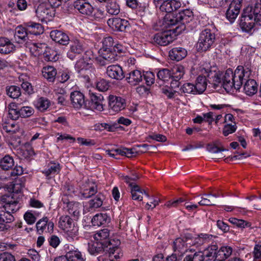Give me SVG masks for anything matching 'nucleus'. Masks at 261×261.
<instances>
[{
  "instance_id": "nucleus-4",
  "label": "nucleus",
  "mask_w": 261,
  "mask_h": 261,
  "mask_svg": "<svg viewBox=\"0 0 261 261\" xmlns=\"http://www.w3.org/2000/svg\"><path fill=\"white\" fill-rule=\"evenodd\" d=\"M215 35L210 29H206L200 34L197 47L201 51H206L214 42Z\"/></svg>"
},
{
  "instance_id": "nucleus-53",
  "label": "nucleus",
  "mask_w": 261,
  "mask_h": 261,
  "mask_svg": "<svg viewBox=\"0 0 261 261\" xmlns=\"http://www.w3.org/2000/svg\"><path fill=\"white\" fill-rule=\"evenodd\" d=\"M180 90L184 93L197 94L194 84L190 83L184 84L180 88Z\"/></svg>"
},
{
  "instance_id": "nucleus-50",
  "label": "nucleus",
  "mask_w": 261,
  "mask_h": 261,
  "mask_svg": "<svg viewBox=\"0 0 261 261\" xmlns=\"http://www.w3.org/2000/svg\"><path fill=\"white\" fill-rule=\"evenodd\" d=\"M110 231L108 228H104L97 231L94 236V238L97 241L106 240L109 239Z\"/></svg>"
},
{
  "instance_id": "nucleus-48",
  "label": "nucleus",
  "mask_w": 261,
  "mask_h": 261,
  "mask_svg": "<svg viewBox=\"0 0 261 261\" xmlns=\"http://www.w3.org/2000/svg\"><path fill=\"white\" fill-rule=\"evenodd\" d=\"M157 77L159 81L166 82L171 77V72L167 68L162 69L158 72Z\"/></svg>"
},
{
  "instance_id": "nucleus-25",
  "label": "nucleus",
  "mask_w": 261,
  "mask_h": 261,
  "mask_svg": "<svg viewBox=\"0 0 261 261\" xmlns=\"http://www.w3.org/2000/svg\"><path fill=\"white\" fill-rule=\"evenodd\" d=\"M187 55V50L182 47H174L169 53L170 59L177 61L181 60L186 57Z\"/></svg>"
},
{
  "instance_id": "nucleus-10",
  "label": "nucleus",
  "mask_w": 261,
  "mask_h": 261,
  "mask_svg": "<svg viewBox=\"0 0 261 261\" xmlns=\"http://www.w3.org/2000/svg\"><path fill=\"white\" fill-rule=\"evenodd\" d=\"M126 106L125 100L121 97L110 95L109 97V107L114 112H118L123 110Z\"/></svg>"
},
{
  "instance_id": "nucleus-64",
  "label": "nucleus",
  "mask_w": 261,
  "mask_h": 261,
  "mask_svg": "<svg viewBox=\"0 0 261 261\" xmlns=\"http://www.w3.org/2000/svg\"><path fill=\"white\" fill-rule=\"evenodd\" d=\"M48 243L51 247L56 248L60 244V240L57 236L53 235L48 239Z\"/></svg>"
},
{
  "instance_id": "nucleus-16",
  "label": "nucleus",
  "mask_w": 261,
  "mask_h": 261,
  "mask_svg": "<svg viewBox=\"0 0 261 261\" xmlns=\"http://www.w3.org/2000/svg\"><path fill=\"white\" fill-rule=\"evenodd\" d=\"M82 196L85 198H88L95 195L97 192V185L92 179H88L83 185Z\"/></svg>"
},
{
  "instance_id": "nucleus-44",
  "label": "nucleus",
  "mask_w": 261,
  "mask_h": 261,
  "mask_svg": "<svg viewBox=\"0 0 261 261\" xmlns=\"http://www.w3.org/2000/svg\"><path fill=\"white\" fill-rule=\"evenodd\" d=\"M80 204L76 202H69L67 203L66 209L69 214L78 216L80 213Z\"/></svg>"
},
{
  "instance_id": "nucleus-57",
  "label": "nucleus",
  "mask_w": 261,
  "mask_h": 261,
  "mask_svg": "<svg viewBox=\"0 0 261 261\" xmlns=\"http://www.w3.org/2000/svg\"><path fill=\"white\" fill-rule=\"evenodd\" d=\"M217 246L215 245H213L211 247H208L203 253H202V254L203 257L204 256H205L207 257H212L213 258H218V257H217Z\"/></svg>"
},
{
  "instance_id": "nucleus-56",
  "label": "nucleus",
  "mask_w": 261,
  "mask_h": 261,
  "mask_svg": "<svg viewBox=\"0 0 261 261\" xmlns=\"http://www.w3.org/2000/svg\"><path fill=\"white\" fill-rule=\"evenodd\" d=\"M114 42L112 37H107L102 40V47L100 50L113 49Z\"/></svg>"
},
{
  "instance_id": "nucleus-17",
  "label": "nucleus",
  "mask_w": 261,
  "mask_h": 261,
  "mask_svg": "<svg viewBox=\"0 0 261 261\" xmlns=\"http://www.w3.org/2000/svg\"><path fill=\"white\" fill-rule=\"evenodd\" d=\"M107 23L113 30L121 32L124 31L126 28L129 27V24L127 20L120 18L109 19Z\"/></svg>"
},
{
  "instance_id": "nucleus-8",
  "label": "nucleus",
  "mask_w": 261,
  "mask_h": 261,
  "mask_svg": "<svg viewBox=\"0 0 261 261\" xmlns=\"http://www.w3.org/2000/svg\"><path fill=\"white\" fill-rule=\"evenodd\" d=\"M90 97V102L87 103L86 109H90L92 110H96L101 111L103 108V97L99 93H94L90 92L89 93Z\"/></svg>"
},
{
  "instance_id": "nucleus-15",
  "label": "nucleus",
  "mask_w": 261,
  "mask_h": 261,
  "mask_svg": "<svg viewBox=\"0 0 261 261\" xmlns=\"http://www.w3.org/2000/svg\"><path fill=\"white\" fill-rule=\"evenodd\" d=\"M36 226L38 232L40 234L44 231L48 233L53 232L54 224L53 222L49 221L47 217H44L37 222Z\"/></svg>"
},
{
  "instance_id": "nucleus-28",
  "label": "nucleus",
  "mask_w": 261,
  "mask_h": 261,
  "mask_svg": "<svg viewBox=\"0 0 261 261\" xmlns=\"http://www.w3.org/2000/svg\"><path fill=\"white\" fill-rule=\"evenodd\" d=\"M247 79L245 80L246 82L244 85V91L247 95H253L257 91V85L255 80Z\"/></svg>"
},
{
  "instance_id": "nucleus-2",
  "label": "nucleus",
  "mask_w": 261,
  "mask_h": 261,
  "mask_svg": "<svg viewBox=\"0 0 261 261\" xmlns=\"http://www.w3.org/2000/svg\"><path fill=\"white\" fill-rule=\"evenodd\" d=\"M193 16L191 10L185 9L167 20V24L170 26L177 25L174 30L177 33H180L185 30L186 24L193 20Z\"/></svg>"
},
{
  "instance_id": "nucleus-23",
  "label": "nucleus",
  "mask_w": 261,
  "mask_h": 261,
  "mask_svg": "<svg viewBox=\"0 0 261 261\" xmlns=\"http://www.w3.org/2000/svg\"><path fill=\"white\" fill-rule=\"evenodd\" d=\"M213 239V236L206 233H201L197 237H193L191 234V246H196L197 247L201 246L205 243L210 242Z\"/></svg>"
},
{
  "instance_id": "nucleus-61",
  "label": "nucleus",
  "mask_w": 261,
  "mask_h": 261,
  "mask_svg": "<svg viewBox=\"0 0 261 261\" xmlns=\"http://www.w3.org/2000/svg\"><path fill=\"white\" fill-rule=\"evenodd\" d=\"M240 25L243 31L249 33L253 29L255 24L253 22L249 23L240 21Z\"/></svg>"
},
{
  "instance_id": "nucleus-55",
  "label": "nucleus",
  "mask_w": 261,
  "mask_h": 261,
  "mask_svg": "<svg viewBox=\"0 0 261 261\" xmlns=\"http://www.w3.org/2000/svg\"><path fill=\"white\" fill-rule=\"evenodd\" d=\"M203 256L202 252H195L187 255L183 261H203Z\"/></svg>"
},
{
  "instance_id": "nucleus-7",
  "label": "nucleus",
  "mask_w": 261,
  "mask_h": 261,
  "mask_svg": "<svg viewBox=\"0 0 261 261\" xmlns=\"http://www.w3.org/2000/svg\"><path fill=\"white\" fill-rule=\"evenodd\" d=\"M74 9L85 16H91L94 11L93 6L86 0H76L73 3Z\"/></svg>"
},
{
  "instance_id": "nucleus-19",
  "label": "nucleus",
  "mask_w": 261,
  "mask_h": 261,
  "mask_svg": "<svg viewBox=\"0 0 261 261\" xmlns=\"http://www.w3.org/2000/svg\"><path fill=\"white\" fill-rule=\"evenodd\" d=\"M143 73L139 70L131 71L126 75L127 82L132 86H135L142 81Z\"/></svg>"
},
{
  "instance_id": "nucleus-29",
  "label": "nucleus",
  "mask_w": 261,
  "mask_h": 261,
  "mask_svg": "<svg viewBox=\"0 0 261 261\" xmlns=\"http://www.w3.org/2000/svg\"><path fill=\"white\" fill-rule=\"evenodd\" d=\"M103 199L104 196L102 194H98L88 202V211L90 212L100 207L102 205Z\"/></svg>"
},
{
  "instance_id": "nucleus-38",
  "label": "nucleus",
  "mask_w": 261,
  "mask_h": 261,
  "mask_svg": "<svg viewBox=\"0 0 261 261\" xmlns=\"http://www.w3.org/2000/svg\"><path fill=\"white\" fill-rule=\"evenodd\" d=\"M103 244L99 242H91L88 244V251L92 255H96L103 250Z\"/></svg>"
},
{
  "instance_id": "nucleus-18",
  "label": "nucleus",
  "mask_w": 261,
  "mask_h": 261,
  "mask_svg": "<svg viewBox=\"0 0 261 261\" xmlns=\"http://www.w3.org/2000/svg\"><path fill=\"white\" fill-rule=\"evenodd\" d=\"M50 37L55 42L63 45H67L69 42L68 36L60 30H53L50 33Z\"/></svg>"
},
{
  "instance_id": "nucleus-54",
  "label": "nucleus",
  "mask_w": 261,
  "mask_h": 261,
  "mask_svg": "<svg viewBox=\"0 0 261 261\" xmlns=\"http://www.w3.org/2000/svg\"><path fill=\"white\" fill-rule=\"evenodd\" d=\"M203 256L202 252H195L187 255L183 261H203Z\"/></svg>"
},
{
  "instance_id": "nucleus-1",
  "label": "nucleus",
  "mask_w": 261,
  "mask_h": 261,
  "mask_svg": "<svg viewBox=\"0 0 261 261\" xmlns=\"http://www.w3.org/2000/svg\"><path fill=\"white\" fill-rule=\"evenodd\" d=\"M250 74V70L242 66H238L234 72L232 69H228L224 74L222 73V86L227 91L233 88L239 90L242 85L243 80L249 78Z\"/></svg>"
},
{
  "instance_id": "nucleus-26",
  "label": "nucleus",
  "mask_w": 261,
  "mask_h": 261,
  "mask_svg": "<svg viewBox=\"0 0 261 261\" xmlns=\"http://www.w3.org/2000/svg\"><path fill=\"white\" fill-rule=\"evenodd\" d=\"M28 33L27 27L23 28L22 26H18L15 29L14 35L15 41L19 43L25 41L28 39Z\"/></svg>"
},
{
  "instance_id": "nucleus-58",
  "label": "nucleus",
  "mask_w": 261,
  "mask_h": 261,
  "mask_svg": "<svg viewBox=\"0 0 261 261\" xmlns=\"http://www.w3.org/2000/svg\"><path fill=\"white\" fill-rule=\"evenodd\" d=\"M233 124H227L224 126L223 128V134L225 136H227L229 134H232L237 129V126L235 122Z\"/></svg>"
},
{
  "instance_id": "nucleus-36",
  "label": "nucleus",
  "mask_w": 261,
  "mask_h": 261,
  "mask_svg": "<svg viewBox=\"0 0 261 261\" xmlns=\"http://www.w3.org/2000/svg\"><path fill=\"white\" fill-rule=\"evenodd\" d=\"M66 255L69 261H85L84 256L77 249L70 250L67 252Z\"/></svg>"
},
{
  "instance_id": "nucleus-62",
  "label": "nucleus",
  "mask_w": 261,
  "mask_h": 261,
  "mask_svg": "<svg viewBox=\"0 0 261 261\" xmlns=\"http://www.w3.org/2000/svg\"><path fill=\"white\" fill-rule=\"evenodd\" d=\"M143 77H144L146 84L148 86H150L154 83L155 75L151 72H146L145 73H143Z\"/></svg>"
},
{
  "instance_id": "nucleus-41",
  "label": "nucleus",
  "mask_w": 261,
  "mask_h": 261,
  "mask_svg": "<svg viewBox=\"0 0 261 261\" xmlns=\"http://www.w3.org/2000/svg\"><path fill=\"white\" fill-rule=\"evenodd\" d=\"M171 77L176 80H179L181 79L185 74L184 67L181 65L174 66L171 71Z\"/></svg>"
},
{
  "instance_id": "nucleus-3",
  "label": "nucleus",
  "mask_w": 261,
  "mask_h": 261,
  "mask_svg": "<svg viewBox=\"0 0 261 261\" xmlns=\"http://www.w3.org/2000/svg\"><path fill=\"white\" fill-rule=\"evenodd\" d=\"M191 234L188 233L185 236L176 239L172 243V249L175 254L179 256H182L188 248L191 246Z\"/></svg>"
},
{
  "instance_id": "nucleus-31",
  "label": "nucleus",
  "mask_w": 261,
  "mask_h": 261,
  "mask_svg": "<svg viewBox=\"0 0 261 261\" xmlns=\"http://www.w3.org/2000/svg\"><path fill=\"white\" fill-rule=\"evenodd\" d=\"M74 226H75V223L69 216H62L60 217L59 226L64 231L69 229Z\"/></svg>"
},
{
  "instance_id": "nucleus-37",
  "label": "nucleus",
  "mask_w": 261,
  "mask_h": 261,
  "mask_svg": "<svg viewBox=\"0 0 261 261\" xmlns=\"http://www.w3.org/2000/svg\"><path fill=\"white\" fill-rule=\"evenodd\" d=\"M14 166V159L9 155H5L0 160V167L4 170H8Z\"/></svg>"
},
{
  "instance_id": "nucleus-39",
  "label": "nucleus",
  "mask_w": 261,
  "mask_h": 261,
  "mask_svg": "<svg viewBox=\"0 0 261 261\" xmlns=\"http://www.w3.org/2000/svg\"><path fill=\"white\" fill-rule=\"evenodd\" d=\"M232 249L229 246H223L217 251V257L219 259L224 260L229 257L232 254Z\"/></svg>"
},
{
  "instance_id": "nucleus-12",
  "label": "nucleus",
  "mask_w": 261,
  "mask_h": 261,
  "mask_svg": "<svg viewBox=\"0 0 261 261\" xmlns=\"http://www.w3.org/2000/svg\"><path fill=\"white\" fill-rule=\"evenodd\" d=\"M70 99L73 107L77 109L87 108V102L85 100L84 95L80 91H75L71 93Z\"/></svg>"
},
{
  "instance_id": "nucleus-6",
  "label": "nucleus",
  "mask_w": 261,
  "mask_h": 261,
  "mask_svg": "<svg viewBox=\"0 0 261 261\" xmlns=\"http://www.w3.org/2000/svg\"><path fill=\"white\" fill-rule=\"evenodd\" d=\"M173 33L168 30L156 34L153 38V42L161 46H166L174 40Z\"/></svg>"
},
{
  "instance_id": "nucleus-13",
  "label": "nucleus",
  "mask_w": 261,
  "mask_h": 261,
  "mask_svg": "<svg viewBox=\"0 0 261 261\" xmlns=\"http://www.w3.org/2000/svg\"><path fill=\"white\" fill-rule=\"evenodd\" d=\"M53 8L47 7L45 4L39 5L36 10L37 17L41 21L49 20L54 14Z\"/></svg>"
},
{
  "instance_id": "nucleus-34",
  "label": "nucleus",
  "mask_w": 261,
  "mask_h": 261,
  "mask_svg": "<svg viewBox=\"0 0 261 261\" xmlns=\"http://www.w3.org/2000/svg\"><path fill=\"white\" fill-rule=\"evenodd\" d=\"M42 75L44 78L47 79L49 82H54L57 75V70L51 66H46L43 68Z\"/></svg>"
},
{
  "instance_id": "nucleus-20",
  "label": "nucleus",
  "mask_w": 261,
  "mask_h": 261,
  "mask_svg": "<svg viewBox=\"0 0 261 261\" xmlns=\"http://www.w3.org/2000/svg\"><path fill=\"white\" fill-rule=\"evenodd\" d=\"M13 220L14 217L10 212L0 211V231L8 230L10 228L8 223Z\"/></svg>"
},
{
  "instance_id": "nucleus-27",
  "label": "nucleus",
  "mask_w": 261,
  "mask_h": 261,
  "mask_svg": "<svg viewBox=\"0 0 261 261\" xmlns=\"http://www.w3.org/2000/svg\"><path fill=\"white\" fill-rule=\"evenodd\" d=\"M110 222V218L106 213L95 215L92 219L91 222L94 226L106 225Z\"/></svg>"
},
{
  "instance_id": "nucleus-45",
  "label": "nucleus",
  "mask_w": 261,
  "mask_h": 261,
  "mask_svg": "<svg viewBox=\"0 0 261 261\" xmlns=\"http://www.w3.org/2000/svg\"><path fill=\"white\" fill-rule=\"evenodd\" d=\"M49 100L45 97H41L35 102V107L40 111L46 110L50 106Z\"/></svg>"
},
{
  "instance_id": "nucleus-30",
  "label": "nucleus",
  "mask_w": 261,
  "mask_h": 261,
  "mask_svg": "<svg viewBox=\"0 0 261 261\" xmlns=\"http://www.w3.org/2000/svg\"><path fill=\"white\" fill-rule=\"evenodd\" d=\"M207 81L206 75H199L197 77L194 84L197 94H201L206 90Z\"/></svg>"
},
{
  "instance_id": "nucleus-52",
  "label": "nucleus",
  "mask_w": 261,
  "mask_h": 261,
  "mask_svg": "<svg viewBox=\"0 0 261 261\" xmlns=\"http://www.w3.org/2000/svg\"><path fill=\"white\" fill-rule=\"evenodd\" d=\"M107 11L111 15H117L120 12L119 6L116 2H111L107 6Z\"/></svg>"
},
{
  "instance_id": "nucleus-35",
  "label": "nucleus",
  "mask_w": 261,
  "mask_h": 261,
  "mask_svg": "<svg viewBox=\"0 0 261 261\" xmlns=\"http://www.w3.org/2000/svg\"><path fill=\"white\" fill-rule=\"evenodd\" d=\"M260 9V5L258 3H256L254 5L248 6L245 8L243 13L254 18L258 13H259Z\"/></svg>"
},
{
  "instance_id": "nucleus-22",
  "label": "nucleus",
  "mask_w": 261,
  "mask_h": 261,
  "mask_svg": "<svg viewBox=\"0 0 261 261\" xmlns=\"http://www.w3.org/2000/svg\"><path fill=\"white\" fill-rule=\"evenodd\" d=\"M205 72L206 73L207 81L210 83L213 84L215 87L222 86V73L211 70L208 72L205 70Z\"/></svg>"
},
{
  "instance_id": "nucleus-11",
  "label": "nucleus",
  "mask_w": 261,
  "mask_h": 261,
  "mask_svg": "<svg viewBox=\"0 0 261 261\" xmlns=\"http://www.w3.org/2000/svg\"><path fill=\"white\" fill-rule=\"evenodd\" d=\"M85 48L82 41L75 39L71 41L67 57L71 60L75 59L76 56L85 51Z\"/></svg>"
},
{
  "instance_id": "nucleus-46",
  "label": "nucleus",
  "mask_w": 261,
  "mask_h": 261,
  "mask_svg": "<svg viewBox=\"0 0 261 261\" xmlns=\"http://www.w3.org/2000/svg\"><path fill=\"white\" fill-rule=\"evenodd\" d=\"M6 91L7 94L12 98H17L21 95L20 89L16 86L7 87Z\"/></svg>"
},
{
  "instance_id": "nucleus-9",
  "label": "nucleus",
  "mask_w": 261,
  "mask_h": 261,
  "mask_svg": "<svg viewBox=\"0 0 261 261\" xmlns=\"http://www.w3.org/2000/svg\"><path fill=\"white\" fill-rule=\"evenodd\" d=\"M243 0H232L226 13V17L231 22H233L240 12Z\"/></svg>"
},
{
  "instance_id": "nucleus-42",
  "label": "nucleus",
  "mask_w": 261,
  "mask_h": 261,
  "mask_svg": "<svg viewBox=\"0 0 261 261\" xmlns=\"http://www.w3.org/2000/svg\"><path fill=\"white\" fill-rule=\"evenodd\" d=\"M9 116L12 120H17L20 117V109L14 103H11L8 106Z\"/></svg>"
},
{
  "instance_id": "nucleus-24",
  "label": "nucleus",
  "mask_w": 261,
  "mask_h": 261,
  "mask_svg": "<svg viewBox=\"0 0 261 261\" xmlns=\"http://www.w3.org/2000/svg\"><path fill=\"white\" fill-rule=\"evenodd\" d=\"M15 46L6 37H0V53L8 54L14 50Z\"/></svg>"
},
{
  "instance_id": "nucleus-40",
  "label": "nucleus",
  "mask_w": 261,
  "mask_h": 261,
  "mask_svg": "<svg viewBox=\"0 0 261 261\" xmlns=\"http://www.w3.org/2000/svg\"><path fill=\"white\" fill-rule=\"evenodd\" d=\"M65 232L66 238L68 241L72 242L77 239L79 235V227L77 225L65 230Z\"/></svg>"
},
{
  "instance_id": "nucleus-21",
  "label": "nucleus",
  "mask_w": 261,
  "mask_h": 261,
  "mask_svg": "<svg viewBox=\"0 0 261 261\" xmlns=\"http://www.w3.org/2000/svg\"><path fill=\"white\" fill-rule=\"evenodd\" d=\"M130 193L132 198L133 200L142 201L143 200L142 194H145L148 198L149 197V194L146 191L141 189V188L136 184H130Z\"/></svg>"
},
{
  "instance_id": "nucleus-60",
  "label": "nucleus",
  "mask_w": 261,
  "mask_h": 261,
  "mask_svg": "<svg viewBox=\"0 0 261 261\" xmlns=\"http://www.w3.org/2000/svg\"><path fill=\"white\" fill-rule=\"evenodd\" d=\"M96 88L100 91H106L109 88V84L106 80L101 79L97 82Z\"/></svg>"
},
{
  "instance_id": "nucleus-33",
  "label": "nucleus",
  "mask_w": 261,
  "mask_h": 261,
  "mask_svg": "<svg viewBox=\"0 0 261 261\" xmlns=\"http://www.w3.org/2000/svg\"><path fill=\"white\" fill-rule=\"evenodd\" d=\"M29 33L35 35H38L43 32L42 25L34 22H28L25 24Z\"/></svg>"
},
{
  "instance_id": "nucleus-5",
  "label": "nucleus",
  "mask_w": 261,
  "mask_h": 261,
  "mask_svg": "<svg viewBox=\"0 0 261 261\" xmlns=\"http://www.w3.org/2000/svg\"><path fill=\"white\" fill-rule=\"evenodd\" d=\"M109 246L108 253L110 259L111 261H117L118 259L123 256V252L121 249L118 247L120 244V241L117 239H113L109 241Z\"/></svg>"
},
{
  "instance_id": "nucleus-51",
  "label": "nucleus",
  "mask_w": 261,
  "mask_h": 261,
  "mask_svg": "<svg viewBox=\"0 0 261 261\" xmlns=\"http://www.w3.org/2000/svg\"><path fill=\"white\" fill-rule=\"evenodd\" d=\"M47 170H44L43 173L46 176H48L50 174L59 173L60 171V166L59 163H50L48 166Z\"/></svg>"
},
{
  "instance_id": "nucleus-59",
  "label": "nucleus",
  "mask_w": 261,
  "mask_h": 261,
  "mask_svg": "<svg viewBox=\"0 0 261 261\" xmlns=\"http://www.w3.org/2000/svg\"><path fill=\"white\" fill-rule=\"evenodd\" d=\"M34 113V110L31 107H23L20 109V117L23 118L30 117Z\"/></svg>"
},
{
  "instance_id": "nucleus-47",
  "label": "nucleus",
  "mask_w": 261,
  "mask_h": 261,
  "mask_svg": "<svg viewBox=\"0 0 261 261\" xmlns=\"http://www.w3.org/2000/svg\"><path fill=\"white\" fill-rule=\"evenodd\" d=\"M75 67L77 72L80 73H83V72L86 71L91 68L90 63H87L85 59L79 60L76 63Z\"/></svg>"
},
{
  "instance_id": "nucleus-32",
  "label": "nucleus",
  "mask_w": 261,
  "mask_h": 261,
  "mask_svg": "<svg viewBox=\"0 0 261 261\" xmlns=\"http://www.w3.org/2000/svg\"><path fill=\"white\" fill-rule=\"evenodd\" d=\"M101 57L106 61L111 63L118 60L119 56L113 49L99 50Z\"/></svg>"
},
{
  "instance_id": "nucleus-63",
  "label": "nucleus",
  "mask_w": 261,
  "mask_h": 261,
  "mask_svg": "<svg viewBox=\"0 0 261 261\" xmlns=\"http://www.w3.org/2000/svg\"><path fill=\"white\" fill-rule=\"evenodd\" d=\"M139 178V175L136 173H134L131 174L130 176H123L122 179L129 185V186L130 187V184H135V182H133L134 181H136Z\"/></svg>"
},
{
  "instance_id": "nucleus-14",
  "label": "nucleus",
  "mask_w": 261,
  "mask_h": 261,
  "mask_svg": "<svg viewBox=\"0 0 261 261\" xmlns=\"http://www.w3.org/2000/svg\"><path fill=\"white\" fill-rule=\"evenodd\" d=\"M106 74L109 77L116 80H121L125 77L122 67L117 64L108 66Z\"/></svg>"
},
{
  "instance_id": "nucleus-49",
  "label": "nucleus",
  "mask_w": 261,
  "mask_h": 261,
  "mask_svg": "<svg viewBox=\"0 0 261 261\" xmlns=\"http://www.w3.org/2000/svg\"><path fill=\"white\" fill-rule=\"evenodd\" d=\"M220 145L219 141L207 144L206 146L207 150L212 153H217L226 150L222 146H218Z\"/></svg>"
},
{
  "instance_id": "nucleus-43",
  "label": "nucleus",
  "mask_w": 261,
  "mask_h": 261,
  "mask_svg": "<svg viewBox=\"0 0 261 261\" xmlns=\"http://www.w3.org/2000/svg\"><path fill=\"white\" fill-rule=\"evenodd\" d=\"M198 204L201 206H212L216 205V200L214 199L210 193L203 194L201 199L198 202Z\"/></svg>"
}]
</instances>
